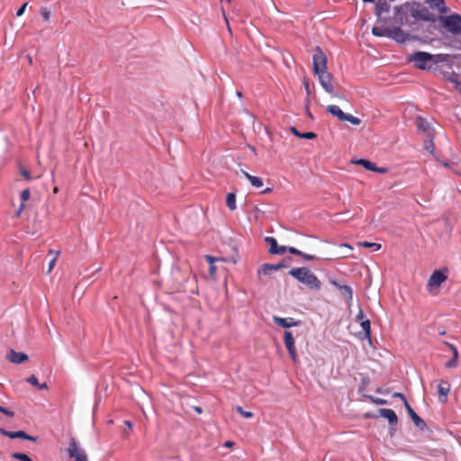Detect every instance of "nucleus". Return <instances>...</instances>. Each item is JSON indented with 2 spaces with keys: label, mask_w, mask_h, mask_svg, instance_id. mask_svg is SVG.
Listing matches in <instances>:
<instances>
[{
  "label": "nucleus",
  "mask_w": 461,
  "mask_h": 461,
  "mask_svg": "<svg viewBox=\"0 0 461 461\" xmlns=\"http://www.w3.org/2000/svg\"><path fill=\"white\" fill-rule=\"evenodd\" d=\"M68 453V456L72 458H75L76 461H88L86 454L77 446L74 438L70 439Z\"/></svg>",
  "instance_id": "nucleus-8"
},
{
  "label": "nucleus",
  "mask_w": 461,
  "mask_h": 461,
  "mask_svg": "<svg viewBox=\"0 0 461 461\" xmlns=\"http://www.w3.org/2000/svg\"><path fill=\"white\" fill-rule=\"evenodd\" d=\"M59 254H60V251H56L55 252V257L50 260V262L49 264L48 273H50L51 270L53 269V267H55L57 258L59 256Z\"/></svg>",
  "instance_id": "nucleus-33"
},
{
  "label": "nucleus",
  "mask_w": 461,
  "mask_h": 461,
  "mask_svg": "<svg viewBox=\"0 0 461 461\" xmlns=\"http://www.w3.org/2000/svg\"><path fill=\"white\" fill-rule=\"evenodd\" d=\"M205 258H206L207 262L210 263V265L213 264V262H215V261L223 260V258H213L212 256H210V255L205 256Z\"/></svg>",
  "instance_id": "nucleus-42"
},
{
  "label": "nucleus",
  "mask_w": 461,
  "mask_h": 461,
  "mask_svg": "<svg viewBox=\"0 0 461 461\" xmlns=\"http://www.w3.org/2000/svg\"><path fill=\"white\" fill-rule=\"evenodd\" d=\"M327 112L337 117L339 121H347L353 125H359L361 123V120L359 118L345 113L338 105L327 106Z\"/></svg>",
  "instance_id": "nucleus-7"
},
{
  "label": "nucleus",
  "mask_w": 461,
  "mask_h": 461,
  "mask_svg": "<svg viewBox=\"0 0 461 461\" xmlns=\"http://www.w3.org/2000/svg\"><path fill=\"white\" fill-rule=\"evenodd\" d=\"M0 433L10 438H23L35 442L37 438L26 434L23 430L9 431L5 429H0Z\"/></svg>",
  "instance_id": "nucleus-13"
},
{
  "label": "nucleus",
  "mask_w": 461,
  "mask_h": 461,
  "mask_svg": "<svg viewBox=\"0 0 461 461\" xmlns=\"http://www.w3.org/2000/svg\"><path fill=\"white\" fill-rule=\"evenodd\" d=\"M382 14V8L379 6V5H376L375 6V14L380 16Z\"/></svg>",
  "instance_id": "nucleus-54"
},
{
  "label": "nucleus",
  "mask_w": 461,
  "mask_h": 461,
  "mask_svg": "<svg viewBox=\"0 0 461 461\" xmlns=\"http://www.w3.org/2000/svg\"><path fill=\"white\" fill-rule=\"evenodd\" d=\"M194 411H195L196 413H198V414H201V413L203 412V410H202V408H201L199 405H195V406L194 407Z\"/></svg>",
  "instance_id": "nucleus-55"
},
{
  "label": "nucleus",
  "mask_w": 461,
  "mask_h": 461,
  "mask_svg": "<svg viewBox=\"0 0 461 461\" xmlns=\"http://www.w3.org/2000/svg\"><path fill=\"white\" fill-rule=\"evenodd\" d=\"M234 445H235V443L233 441H226L224 443V447H232Z\"/></svg>",
  "instance_id": "nucleus-57"
},
{
  "label": "nucleus",
  "mask_w": 461,
  "mask_h": 461,
  "mask_svg": "<svg viewBox=\"0 0 461 461\" xmlns=\"http://www.w3.org/2000/svg\"><path fill=\"white\" fill-rule=\"evenodd\" d=\"M12 456L19 461H32V459L24 453H14Z\"/></svg>",
  "instance_id": "nucleus-29"
},
{
  "label": "nucleus",
  "mask_w": 461,
  "mask_h": 461,
  "mask_svg": "<svg viewBox=\"0 0 461 461\" xmlns=\"http://www.w3.org/2000/svg\"><path fill=\"white\" fill-rule=\"evenodd\" d=\"M0 412L9 416V417H13L14 416V411L7 409V408H5L3 407L2 405H0Z\"/></svg>",
  "instance_id": "nucleus-40"
},
{
  "label": "nucleus",
  "mask_w": 461,
  "mask_h": 461,
  "mask_svg": "<svg viewBox=\"0 0 461 461\" xmlns=\"http://www.w3.org/2000/svg\"><path fill=\"white\" fill-rule=\"evenodd\" d=\"M355 215H349V212H345L342 213H336L333 215L335 218V221H347L352 219Z\"/></svg>",
  "instance_id": "nucleus-28"
},
{
  "label": "nucleus",
  "mask_w": 461,
  "mask_h": 461,
  "mask_svg": "<svg viewBox=\"0 0 461 461\" xmlns=\"http://www.w3.org/2000/svg\"><path fill=\"white\" fill-rule=\"evenodd\" d=\"M241 174L249 180V177H252L253 176H251L250 174H249L247 171L241 169L240 170Z\"/></svg>",
  "instance_id": "nucleus-56"
},
{
  "label": "nucleus",
  "mask_w": 461,
  "mask_h": 461,
  "mask_svg": "<svg viewBox=\"0 0 461 461\" xmlns=\"http://www.w3.org/2000/svg\"><path fill=\"white\" fill-rule=\"evenodd\" d=\"M290 131L296 137L301 138L302 132H300L295 127H290Z\"/></svg>",
  "instance_id": "nucleus-46"
},
{
  "label": "nucleus",
  "mask_w": 461,
  "mask_h": 461,
  "mask_svg": "<svg viewBox=\"0 0 461 461\" xmlns=\"http://www.w3.org/2000/svg\"><path fill=\"white\" fill-rule=\"evenodd\" d=\"M315 138H317V135H316V133H314L312 131L302 133V136H301V139H306V140H312Z\"/></svg>",
  "instance_id": "nucleus-36"
},
{
  "label": "nucleus",
  "mask_w": 461,
  "mask_h": 461,
  "mask_svg": "<svg viewBox=\"0 0 461 461\" xmlns=\"http://www.w3.org/2000/svg\"><path fill=\"white\" fill-rule=\"evenodd\" d=\"M40 13H41V15L42 16V18L44 19V21L50 20V12L47 8L41 7Z\"/></svg>",
  "instance_id": "nucleus-34"
},
{
  "label": "nucleus",
  "mask_w": 461,
  "mask_h": 461,
  "mask_svg": "<svg viewBox=\"0 0 461 461\" xmlns=\"http://www.w3.org/2000/svg\"><path fill=\"white\" fill-rule=\"evenodd\" d=\"M306 113H307V115L310 117V118H313L312 114L311 113V112L309 111L308 109V105L306 106Z\"/></svg>",
  "instance_id": "nucleus-63"
},
{
  "label": "nucleus",
  "mask_w": 461,
  "mask_h": 461,
  "mask_svg": "<svg viewBox=\"0 0 461 461\" xmlns=\"http://www.w3.org/2000/svg\"><path fill=\"white\" fill-rule=\"evenodd\" d=\"M236 411L245 418H251L253 416V413L251 411H243L240 405H237Z\"/></svg>",
  "instance_id": "nucleus-32"
},
{
  "label": "nucleus",
  "mask_w": 461,
  "mask_h": 461,
  "mask_svg": "<svg viewBox=\"0 0 461 461\" xmlns=\"http://www.w3.org/2000/svg\"><path fill=\"white\" fill-rule=\"evenodd\" d=\"M249 181L255 187H261L263 185V180L258 176L249 177Z\"/></svg>",
  "instance_id": "nucleus-30"
},
{
  "label": "nucleus",
  "mask_w": 461,
  "mask_h": 461,
  "mask_svg": "<svg viewBox=\"0 0 461 461\" xmlns=\"http://www.w3.org/2000/svg\"><path fill=\"white\" fill-rule=\"evenodd\" d=\"M124 423L128 427L129 430H131L132 428V423L130 420H125Z\"/></svg>",
  "instance_id": "nucleus-62"
},
{
  "label": "nucleus",
  "mask_w": 461,
  "mask_h": 461,
  "mask_svg": "<svg viewBox=\"0 0 461 461\" xmlns=\"http://www.w3.org/2000/svg\"><path fill=\"white\" fill-rule=\"evenodd\" d=\"M330 95L335 97H338L339 99L346 100V96L344 95L339 94V93L336 92L335 90H334V94H330Z\"/></svg>",
  "instance_id": "nucleus-48"
},
{
  "label": "nucleus",
  "mask_w": 461,
  "mask_h": 461,
  "mask_svg": "<svg viewBox=\"0 0 461 461\" xmlns=\"http://www.w3.org/2000/svg\"><path fill=\"white\" fill-rule=\"evenodd\" d=\"M30 194H31V193H30V189L29 188H26V189L22 191V193H21V199H22L23 203L26 202V201H28L30 199Z\"/></svg>",
  "instance_id": "nucleus-35"
},
{
  "label": "nucleus",
  "mask_w": 461,
  "mask_h": 461,
  "mask_svg": "<svg viewBox=\"0 0 461 461\" xmlns=\"http://www.w3.org/2000/svg\"><path fill=\"white\" fill-rule=\"evenodd\" d=\"M388 38H391L397 42L402 43L408 40L409 34L406 33L400 27L395 26V27L390 28Z\"/></svg>",
  "instance_id": "nucleus-14"
},
{
  "label": "nucleus",
  "mask_w": 461,
  "mask_h": 461,
  "mask_svg": "<svg viewBox=\"0 0 461 461\" xmlns=\"http://www.w3.org/2000/svg\"><path fill=\"white\" fill-rule=\"evenodd\" d=\"M354 163L357 165L363 166L366 169H367L369 171L376 170L375 164L367 159H365V158L357 159V160L354 161Z\"/></svg>",
  "instance_id": "nucleus-25"
},
{
  "label": "nucleus",
  "mask_w": 461,
  "mask_h": 461,
  "mask_svg": "<svg viewBox=\"0 0 461 461\" xmlns=\"http://www.w3.org/2000/svg\"><path fill=\"white\" fill-rule=\"evenodd\" d=\"M426 2L430 4L432 8H436L441 13H445L447 11L444 0H426Z\"/></svg>",
  "instance_id": "nucleus-26"
},
{
  "label": "nucleus",
  "mask_w": 461,
  "mask_h": 461,
  "mask_svg": "<svg viewBox=\"0 0 461 461\" xmlns=\"http://www.w3.org/2000/svg\"><path fill=\"white\" fill-rule=\"evenodd\" d=\"M410 14L412 18L419 21L435 22L436 15L429 12V10L422 6L420 3L413 2L410 10Z\"/></svg>",
  "instance_id": "nucleus-6"
},
{
  "label": "nucleus",
  "mask_w": 461,
  "mask_h": 461,
  "mask_svg": "<svg viewBox=\"0 0 461 461\" xmlns=\"http://www.w3.org/2000/svg\"><path fill=\"white\" fill-rule=\"evenodd\" d=\"M405 406L415 426L421 431L425 430L427 429L425 421L420 416H418V414L411 408V405Z\"/></svg>",
  "instance_id": "nucleus-17"
},
{
  "label": "nucleus",
  "mask_w": 461,
  "mask_h": 461,
  "mask_svg": "<svg viewBox=\"0 0 461 461\" xmlns=\"http://www.w3.org/2000/svg\"><path fill=\"white\" fill-rule=\"evenodd\" d=\"M447 279V276L440 270H436L430 276L428 281V288L432 289L433 287H438Z\"/></svg>",
  "instance_id": "nucleus-12"
},
{
  "label": "nucleus",
  "mask_w": 461,
  "mask_h": 461,
  "mask_svg": "<svg viewBox=\"0 0 461 461\" xmlns=\"http://www.w3.org/2000/svg\"><path fill=\"white\" fill-rule=\"evenodd\" d=\"M21 174H22V176H23L25 179H27V180H30V179L32 178V176H31V173H30L28 170H26V169H23H23L21 170Z\"/></svg>",
  "instance_id": "nucleus-44"
},
{
  "label": "nucleus",
  "mask_w": 461,
  "mask_h": 461,
  "mask_svg": "<svg viewBox=\"0 0 461 461\" xmlns=\"http://www.w3.org/2000/svg\"><path fill=\"white\" fill-rule=\"evenodd\" d=\"M331 284L336 286L340 294L345 298L347 301L352 300V289L350 286L347 285H340L337 281L332 280Z\"/></svg>",
  "instance_id": "nucleus-19"
},
{
  "label": "nucleus",
  "mask_w": 461,
  "mask_h": 461,
  "mask_svg": "<svg viewBox=\"0 0 461 461\" xmlns=\"http://www.w3.org/2000/svg\"><path fill=\"white\" fill-rule=\"evenodd\" d=\"M449 390H450V385L446 381H441L438 384V401L440 402H445L447 401V396Z\"/></svg>",
  "instance_id": "nucleus-18"
},
{
  "label": "nucleus",
  "mask_w": 461,
  "mask_h": 461,
  "mask_svg": "<svg viewBox=\"0 0 461 461\" xmlns=\"http://www.w3.org/2000/svg\"><path fill=\"white\" fill-rule=\"evenodd\" d=\"M312 59L313 73L318 76L321 86L327 93L334 94V86L331 82L333 76L328 71L327 56L320 46L315 48Z\"/></svg>",
  "instance_id": "nucleus-1"
},
{
  "label": "nucleus",
  "mask_w": 461,
  "mask_h": 461,
  "mask_svg": "<svg viewBox=\"0 0 461 461\" xmlns=\"http://www.w3.org/2000/svg\"><path fill=\"white\" fill-rule=\"evenodd\" d=\"M27 59L30 65H32V58L30 55H27Z\"/></svg>",
  "instance_id": "nucleus-64"
},
{
  "label": "nucleus",
  "mask_w": 461,
  "mask_h": 461,
  "mask_svg": "<svg viewBox=\"0 0 461 461\" xmlns=\"http://www.w3.org/2000/svg\"><path fill=\"white\" fill-rule=\"evenodd\" d=\"M136 391H137V393H139V394H141V395L145 394V392L143 391V389L141 387L137 386Z\"/></svg>",
  "instance_id": "nucleus-59"
},
{
  "label": "nucleus",
  "mask_w": 461,
  "mask_h": 461,
  "mask_svg": "<svg viewBox=\"0 0 461 461\" xmlns=\"http://www.w3.org/2000/svg\"><path fill=\"white\" fill-rule=\"evenodd\" d=\"M37 387H38L39 389H47V388H48V385H47V384H46V383H43V384H40V383H39V385H37Z\"/></svg>",
  "instance_id": "nucleus-60"
},
{
  "label": "nucleus",
  "mask_w": 461,
  "mask_h": 461,
  "mask_svg": "<svg viewBox=\"0 0 461 461\" xmlns=\"http://www.w3.org/2000/svg\"><path fill=\"white\" fill-rule=\"evenodd\" d=\"M272 190H273V189H272L271 187H267V188L264 189V190L261 192V194H269V193H271V192H272Z\"/></svg>",
  "instance_id": "nucleus-61"
},
{
  "label": "nucleus",
  "mask_w": 461,
  "mask_h": 461,
  "mask_svg": "<svg viewBox=\"0 0 461 461\" xmlns=\"http://www.w3.org/2000/svg\"><path fill=\"white\" fill-rule=\"evenodd\" d=\"M287 251L290 253V254H293V255H296V256H300V257H303V252L294 248V247H289L287 248Z\"/></svg>",
  "instance_id": "nucleus-37"
},
{
  "label": "nucleus",
  "mask_w": 461,
  "mask_h": 461,
  "mask_svg": "<svg viewBox=\"0 0 461 461\" xmlns=\"http://www.w3.org/2000/svg\"><path fill=\"white\" fill-rule=\"evenodd\" d=\"M273 320L276 325L286 329L294 326H299L301 324V321H294L293 318H281L275 316Z\"/></svg>",
  "instance_id": "nucleus-16"
},
{
  "label": "nucleus",
  "mask_w": 461,
  "mask_h": 461,
  "mask_svg": "<svg viewBox=\"0 0 461 461\" xmlns=\"http://www.w3.org/2000/svg\"><path fill=\"white\" fill-rule=\"evenodd\" d=\"M303 86H304V88H305V91H306L307 96H309V95H310V94H311L309 82H308V80L304 77V78H303Z\"/></svg>",
  "instance_id": "nucleus-43"
},
{
  "label": "nucleus",
  "mask_w": 461,
  "mask_h": 461,
  "mask_svg": "<svg viewBox=\"0 0 461 461\" xmlns=\"http://www.w3.org/2000/svg\"><path fill=\"white\" fill-rule=\"evenodd\" d=\"M439 21L447 32L454 35H461V15L457 14L439 16Z\"/></svg>",
  "instance_id": "nucleus-5"
},
{
  "label": "nucleus",
  "mask_w": 461,
  "mask_h": 461,
  "mask_svg": "<svg viewBox=\"0 0 461 461\" xmlns=\"http://www.w3.org/2000/svg\"><path fill=\"white\" fill-rule=\"evenodd\" d=\"M278 267L277 264H268L265 263L261 266L260 269H258V275L263 274L265 276H268L272 273V271H277Z\"/></svg>",
  "instance_id": "nucleus-21"
},
{
  "label": "nucleus",
  "mask_w": 461,
  "mask_h": 461,
  "mask_svg": "<svg viewBox=\"0 0 461 461\" xmlns=\"http://www.w3.org/2000/svg\"><path fill=\"white\" fill-rule=\"evenodd\" d=\"M303 259L305 260H313V259H316V257L313 256V255H310V254H306V253H303V257H302Z\"/></svg>",
  "instance_id": "nucleus-47"
},
{
  "label": "nucleus",
  "mask_w": 461,
  "mask_h": 461,
  "mask_svg": "<svg viewBox=\"0 0 461 461\" xmlns=\"http://www.w3.org/2000/svg\"><path fill=\"white\" fill-rule=\"evenodd\" d=\"M360 326L362 327L363 330H364V337H362L361 339H366L369 340V342H371V324H370V321L368 319H366L362 321H360Z\"/></svg>",
  "instance_id": "nucleus-22"
},
{
  "label": "nucleus",
  "mask_w": 461,
  "mask_h": 461,
  "mask_svg": "<svg viewBox=\"0 0 461 461\" xmlns=\"http://www.w3.org/2000/svg\"><path fill=\"white\" fill-rule=\"evenodd\" d=\"M284 342L285 345V348L288 350L289 356L293 362H297V353L296 348L294 345V339L292 335V332L285 330L284 334Z\"/></svg>",
  "instance_id": "nucleus-9"
},
{
  "label": "nucleus",
  "mask_w": 461,
  "mask_h": 461,
  "mask_svg": "<svg viewBox=\"0 0 461 461\" xmlns=\"http://www.w3.org/2000/svg\"><path fill=\"white\" fill-rule=\"evenodd\" d=\"M448 81H450L451 83L455 84V86L456 88L457 89L458 88V86L460 85L459 81L456 79V77H449L447 78Z\"/></svg>",
  "instance_id": "nucleus-45"
},
{
  "label": "nucleus",
  "mask_w": 461,
  "mask_h": 461,
  "mask_svg": "<svg viewBox=\"0 0 461 461\" xmlns=\"http://www.w3.org/2000/svg\"><path fill=\"white\" fill-rule=\"evenodd\" d=\"M215 271H216V267L213 264H212L210 266V274L213 275L215 273Z\"/></svg>",
  "instance_id": "nucleus-58"
},
{
  "label": "nucleus",
  "mask_w": 461,
  "mask_h": 461,
  "mask_svg": "<svg viewBox=\"0 0 461 461\" xmlns=\"http://www.w3.org/2000/svg\"><path fill=\"white\" fill-rule=\"evenodd\" d=\"M369 382V379L368 378H363L362 380V386L360 387V391H363L364 390V386H366V384H367Z\"/></svg>",
  "instance_id": "nucleus-53"
},
{
  "label": "nucleus",
  "mask_w": 461,
  "mask_h": 461,
  "mask_svg": "<svg viewBox=\"0 0 461 461\" xmlns=\"http://www.w3.org/2000/svg\"><path fill=\"white\" fill-rule=\"evenodd\" d=\"M28 5V3H24L19 9L18 11L16 12V15L17 16H22L26 9Z\"/></svg>",
  "instance_id": "nucleus-41"
},
{
  "label": "nucleus",
  "mask_w": 461,
  "mask_h": 461,
  "mask_svg": "<svg viewBox=\"0 0 461 461\" xmlns=\"http://www.w3.org/2000/svg\"><path fill=\"white\" fill-rule=\"evenodd\" d=\"M357 319L360 321H364V313L361 309L359 310L358 313L357 314Z\"/></svg>",
  "instance_id": "nucleus-51"
},
{
  "label": "nucleus",
  "mask_w": 461,
  "mask_h": 461,
  "mask_svg": "<svg viewBox=\"0 0 461 461\" xmlns=\"http://www.w3.org/2000/svg\"><path fill=\"white\" fill-rule=\"evenodd\" d=\"M288 274L312 290H320L321 286L318 277L305 267L292 268Z\"/></svg>",
  "instance_id": "nucleus-2"
},
{
  "label": "nucleus",
  "mask_w": 461,
  "mask_h": 461,
  "mask_svg": "<svg viewBox=\"0 0 461 461\" xmlns=\"http://www.w3.org/2000/svg\"><path fill=\"white\" fill-rule=\"evenodd\" d=\"M416 125L418 129L421 131H426L429 128V123L426 119L422 117H418L416 120Z\"/></svg>",
  "instance_id": "nucleus-27"
},
{
  "label": "nucleus",
  "mask_w": 461,
  "mask_h": 461,
  "mask_svg": "<svg viewBox=\"0 0 461 461\" xmlns=\"http://www.w3.org/2000/svg\"><path fill=\"white\" fill-rule=\"evenodd\" d=\"M265 241L269 245L268 252L272 255H283L287 251V247L279 246L273 237H266Z\"/></svg>",
  "instance_id": "nucleus-11"
},
{
  "label": "nucleus",
  "mask_w": 461,
  "mask_h": 461,
  "mask_svg": "<svg viewBox=\"0 0 461 461\" xmlns=\"http://www.w3.org/2000/svg\"><path fill=\"white\" fill-rule=\"evenodd\" d=\"M9 362L21 364L28 360V356L23 352H16L14 349H10L9 354L6 356Z\"/></svg>",
  "instance_id": "nucleus-15"
},
{
  "label": "nucleus",
  "mask_w": 461,
  "mask_h": 461,
  "mask_svg": "<svg viewBox=\"0 0 461 461\" xmlns=\"http://www.w3.org/2000/svg\"><path fill=\"white\" fill-rule=\"evenodd\" d=\"M389 30L388 27L375 26L372 29V33L377 37H389Z\"/></svg>",
  "instance_id": "nucleus-24"
},
{
  "label": "nucleus",
  "mask_w": 461,
  "mask_h": 461,
  "mask_svg": "<svg viewBox=\"0 0 461 461\" xmlns=\"http://www.w3.org/2000/svg\"><path fill=\"white\" fill-rule=\"evenodd\" d=\"M290 261H292V258H287L283 259L280 263H277L278 270L281 269V268L287 267L288 264L285 263V262H290Z\"/></svg>",
  "instance_id": "nucleus-39"
},
{
  "label": "nucleus",
  "mask_w": 461,
  "mask_h": 461,
  "mask_svg": "<svg viewBox=\"0 0 461 461\" xmlns=\"http://www.w3.org/2000/svg\"><path fill=\"white\" fill-rule=\"evenodd\" d=\"M23 208H24V204H23V203H22V204L20 205L19 209H18V210L16 211V212H15V216H16V217H18V216L21 214V212H22V211L23 210Z\"/></svg>",
  "instance_id": "nucleus-52"
},
{
  "label": "nucleus",
  "mask_w": 461,
  "mask_h": 461,
  "mask_svg": "<svg viewBox=\"0 0 461 461\" xmlns=\"http://www.w3.org/2000/svg\"><path fill=\"white\" fill-rule=\"evenodd\" d=\"M387 171H388V168H386V167H376V170H374L373 172L384 174V173H387Z\"/></svg>",
  "instance_id": "nucleus-49"
},
{
  "label": "nucleus",
  "mask_w": 461,
  "mask_h": 461,
  "mask_svg": "<svg viewBox=\"0 0 461 461\" xmlns=\"http://www.w3.org/2000/svg\"><path fill=\"white\" fill-rule=\"evenodd\" d=\"M27 382L33 386L39 385L38 378L34 375H32L30 377H28Z\"/></svg>",
  "instance_id": "nucleus-38"
},
{
  "label": "nucleus",
  "mask_w": 461,
  "mask_h": 461,
  "mask_svg": "<svg viewBox=\"0 0 461 461\" xmlns=\"http://www.w3.org/2000/svg\"><path fill=\"white\" fill-rule=\"evenodd\" d=\"M445 344L451 349L452 353H453V357L451 359H449L446 364H445V366L447 368H454L457 366V358H458V350L457 348L448 343V342H445Z\"/></svg>",
  "instance_id": "nucleus-20"
},
{
  "label": "nucleus",
  "mask_w": 461,
  "mask_h": 461,
  "mask_svg": "<svg viewBox=\"0 0 461 461\" xmlns=\"http://www.w3.org/2000/svg\"><path fill=\"white\" fill-rule=\"evenodd\" d=\"M379 412L382 417L388 420L389 426H390V435L393 436V433L395 432L396 427H397V422H398L397 415L391 409H380Z\"/></svg>",
  "instance_id": "nucleus-10"
},
{
  "label": "nucleus",
  "mask_w": 461,
  "mask_h": 461,
  "mask_svg": "<svg viewBox=\"0 0 461 461\" xmlns=\"http://www.w3.org/2000/svg\"><path fill=\"white\" fill-rule=\"evenodd\" d=\"M357 245L359 247H364V248H374V247H375L376 250H378L381 248L380 244L372 243V242H368V241H361V242H358Z\"/></svg>",
  "instance_id": "nucleus-31"
},
{
  "label": "nucleus",
  "mask_w": 461,
  "mask_h": 461,
  "mask_svg": "<svg viewBox=\"0 0 461 461\" xmlns=\"http://www.w3.org/2000/svg\"><path fill=\"white\" fill-rule=\"evenodd\" d=\"M377 392L381 394L388 396L387 398H373L372 396L363 394L365 397L369 398L374 403H388L389 402H401L402 403H408L404 394L401 393H392L390 388H378Z\"/></svg>",
  "instance_id": "nucleus-4"
},
{
  "label": "nucleus",
  "mask_w": 461,
  "mask_h": 461,
  "mask_svg": "<svg viewBox=\"0 0 461 461\" xmlns=\"http://www.w3.org/2000/svg\"><path fill=\"white\" fill-rule=\"evenodd\" d=\"M441 56H434L424 51H416L410 56L409 60L414 63L415 68L425 70L430 68L432 64L444 60L440 59Z\"/></svg>",
  "instance_id": "nucleus-3"
},
{
  "label": "nucleus",
  "mask_w": 461,
  "mask_h": 461,
  "mask_svg": "<svg viewBox=\"0 0 461 461\" xmlns=\"http://www.w3.org/2000/svg\"><path fill=\"white\" fill-rule=\"evenodd\" d=\"M221 12H222V14H223V16H224L225 22H226V23H227L228 30H229V32H231V30H230V24H229V21H228V19H227V16H226V14H225V11H224L223 7L221 8Z\"/></svg>",
  "instance_id": "nucleus-50"
},
{
  "label": "nucleus",
  "mask_w": 461,
  "mask_h": 461,
  "mask_svg": "<svg viewBox=\"0 0 461 461\" xmlns=\"http://www.w3.org/2000/svg\"><path fill=\"white\" fill-rule=\"evenodd\" d=\"M226 205L230 211L236 210V194L235 192H231L227 194L226 196Z\"/></svg>",
  "instance_id": "nucleus-23"
}]
</instances>
